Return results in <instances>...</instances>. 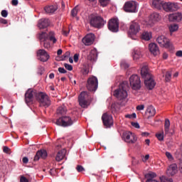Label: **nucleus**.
<instances>
[{"instance_id":"nucleus-22","label":"nucleus","mask_w":182,"mask_h":182,"mask_svg":"<svg viewBox=\"0 0 182 182\" xmlns=\"http://www.w3.org/2000/svg\"><path fill=\"white\" fill-rule=\"evenodd\" d=\"M50 25V21L49 18H41L38 21V27L39 29H45Z\"/></svg>"},{"instance_id":"nucleus-30","label":"nucleus","mask_w":182,"mask_h":182,"mask_svg":"<svg viewBox=\"0 0 182 182\" xmlns=\"http://www.w3.org/2000/svg\"><path fill=\"white\" fill-rule=\"evenodd\" d=\"M97 58V53L96 52V50H92L87 56L88 60H90L91 62H93L96 60V58Z\"/></svg>"},{"instance_id":"nucleus-11","label":"nucleus","mask_w":182,"mask_h":182,"mask_svg":"<svg viewBox=\"0 0 182 182\" xmlns=\"http://www.w3.org/2000/svg\"><path fill=\"white\" fill-rule=\"evenodd\" d=\"M124 11L130 13L137 12V2L134 1H127L124 5Z\"/></svg>"},{"instance_id":"nucleus-46","label":"nucleus","mask_w":182,"mask_h":182,"mask_svg":"<svg viewBox=\"0 0 182 182\" xmlns=\"http://www.w3.org/2000/svg\"><path fill=\"white\" fill-rule=\"evenodd\" d=\"M156 136L157 137L158 140H159V141H163V140H164V136L163 134H156Z\"/></svg>"},{"instance_id":"nucleus-1","label":"nucleus","mask_w":182,"mask_h":182,"mask_svg":"<svg viewBox=\"0 0 182 182\" xmlns=\"http://www.w3.org/2000/svg\"><path fill=\"white\" fill-rule=\"evenodd\" d=\"M140 73L142 79L144 80L146 87H147L149 90H152V89H154L156 82L153 79V75H151V73H150V70L149 69V66H147V65L144 64L141 67Z\"/></svg>"},{"instance_id":"nucleus-4","label":"nucleus","mask_w":182,"mask_h":182,"mask_svg":"<svg viewBox=\"0 0 182 182\" xmlns=\"http://www.w3.org/2000/svg\"><path fill=\"white\" fill-rule=\"evenodd\" d=\"M90 23L91 26L100 29V28H103V26L106 25V21H105L100 16H95L90 18Z\"/></svg>"},{"instance_id":"nucleus-20","label":"nucleus","mask_w":182,"mask_h":182,"mask_svg":"<svg viewBox=\"0 0 182 182\" xmlns=\"http://www.w3.org/2000/svg\"><path fill=\"white\" fill-rule=\"evenodd\" d=\"M149 50L154 56H157V55H160V49L159 48L157 44L154 43H151L149 45Z\"/></svg>"},{"instance_id":"nucleus-47","label":"nucleus","mask_w":182,"mask_h":182,"mask_svg":"<svg viewBox=\"0 0 182 182\" xmlns=\"http://www.w3.org/2000/svg\"><path fill=\"white\" fill-rule=\"evenodd\" d=\"M76 170L78 173H82V171H85V168L81 165H77L76 167Z\"/></svg>"},{"instance_id":"nucleus-64","label":"nucleus","mask_w":182,"mask_h":182,"mask_svg":"<svg viewBox=\"0 0 182 182\" xmlns=\"http://www.w3.org/2000/svg\"><path fill=\"white\" fill-rule=\"evenodd\" d=\"M89 73V70L87 68H85L83 72V75H87Z\"/></svg>"},{"instance_id":"nucleus-9","label":"nucleus","mask_w":182,"mask_h":182,"mask_svg":"<svg viewBox=\"0 0 182 182\" xmlns=\"http://www.w3.org/2000/svg\"><path fill=\"white\" fill-rule=\"evenodd\" d=\"M98 85L97 77L92 76L87 80V88L90 92H96Z\"/></svg>"},{"instance_id":"nucleus-63","label":"nucleus","mask_w":182,"mask_h":182,"mask_svg":"<svg viewBox=\"0 0 182 182\" xmlns=\"http://www.w3.org/2000/svg\"><path fill=\"white\" fill-rule=\"evenodd\" d=\"M56 150H60V149H62V145L61 144H58L55 146Z\"/></svg>"},{"instance_id":"nucleus-7","label":"nucleus","mask_w":182,"mask_h":182,"mask_svg":"<svg viewBox=\"0 0 182 182\" xmlns=\"http://www.w3.org/2000/svg\"><path fill=\"white\" fill-rule=\"evenodd\" d=\"M129 83L134 90H139L141 87V81L137 75H132L129 77Z\"/></svg>"},{"instance_id":"nucleus-26","label":"nucleus","mask_w":182,"mask_h":182,"mask_svg":"<svg viewBox=\"0 0 182 182\" xmlns=\"http://www.w3.org/2000/svg\"><path fill=\"white\" fill-rule=\"evenodd\" d=\"M159 19H160V14H159L158 13H154L151 14L149 16V24L150 25V26H152L154 22L159 21Z\"/></svg>"},{"instance_id":"nucleus-45","label":"nucleus","mask_w":182,"mask_h":182,"mask_svg":"<svg viewBox=\"0 0 182 182\" xmlns=\"http://www.w3.org/2000/svg\"><path fill=\"white\" fill-rule=\"evenodd\" d=\"M64 67L65 68V69H67V70H73V67L70 64L64 63Z\"/></svg>"},{"instance_id":"nucleus-37","label":"nucleus","mask_w":182,"mask_h":182,"mask_svg":"<svg viewBox=\"0 0 182 182\" xmlns=\"http://www.w3.org/2000/svg\"><path fill=\"white\" fill-rule=\"evenodd\" d=\"M120 25V21L119 18H114V32H117L119 31V26Z\"/></svg>"},{"instance_id":"nucleus-52","label":"nucleus","mask_w":182,"mask_h":182,"mask_svg":"<svg viewBox=\"0 0 182 182\" xmlns=\"http://www.w3.org/2000/svg\"><path fill=\"white\" fill-rule=\"evenodd\" d=\"M132 126L135 127V129H140V125L137 122H132Z\"/></svg>"},{"instance_id":"nucleus-23","label":"nucleus","mask_w":182,"mask_h":182,"mask_svg":"<svg viewBox=\"0 0 182 182\" xmlns=\"http://www.w3.org/2000/svg\"><path fill=\"white\" fill-rule=\"evenodd\" d=\"M48 157V152L45 149H41L36 152V154L34 156V160H40L43 159L45 160Z\"/></svg>"},{"instance_id":"nucleus-61","label":"nucleus","mask_w":182,"mask_h":182,"mask_svg":"<svg viewBox=\"0 0 182 182\" xmlns=\"http://www.w3.org/2000/svg\"><path fill=\"white\" fill-rule=\"evenodd\" d=\"M55 78V74L53 73H51L49 75V79H54Z\"/></svg>"},{"instance_id":"nucleus-42","label":"nucleus","mask_w":182,"mask_h":182,"mask_svg":"<svg viewBox=\"0 0 182 182\" xmlns=\"http://www.w3.org/2000/svg\"><path fill=\"white\" fill-rule=\"evenodd\" d=\"M129 66H130V65H129L127 63V62L122 61V63H121V68H122L123 69H129Z\"/></svg>"},{"instance_id":"nucleus-31","label":"nucleus","mask_w":182,"mask_h":182,"mask_svg":"<svg viewBox=\"0 0 182 182\" xmlns=\"http://www.w3.org/2000/svg\"><path fill=\"white\" fill-rule=\"evenodd\" d=\"M108 29L111 31V32H114V17H112L108 21Z\"/></svg>"},{"instance_id":"nucleus-44","label":"nucleus","mask_w":182,"mask_h":182,"mask_svg":"<svg viewBox=\"0 0 182 182\" xmlns=\"http://www.w3.org/2000/svg\"><path fill=\"white\" fill-rule=\"evenodd\" d=\"M3 151H4V153H6V154H11V149H9V147H8V146H4Z\"/></svg>"},{"instance_id":"nucleus-54","label":"nucleus","mask_w":182,"mask_h":182,"mask_svg":"<svg viewBox=\"0 0 182 182\" xmlns=\"http://www.w3.org/2000/svg\"><path fill=\"white\" fill-rule=\"evenodd\" d=\"M136 110H144V105L136 106Z\"/></svg>"},{"instance_id":"nucleus-12","label":"nucleus","mask_w":182,"mask_h":182,"mask_svg":"<svg viewBox=\"0 0 182 182\" xmlns=\"http://www.w3.org/2000/svg\"><path fill=\"white\" fill-rule=\"evenodd\" d=\"M162 8L165 12H174V11L179 9L180 6L177 3L164 2Z\"/></svg>"},{"instance_id":"nucleus-49","label":"nucleus","mask_w":182,"mask_h":182,"mask_svg":"<svg viewBox=\"0 0 182 182\" xmlns=\"http://www.w3.org/2000/svg\"><path fill=\"white\" fill-rule=\"evenodd\" d=\"M20 182H29V179L26 178V177L23 176H20Z\"/></svg>"},{"instance_id":"nucleus-15","label":"nucleus","mask_w":182,"mask_h":182,"mask_svg":"<svg viewBox=\"0 0 182 182\" xmlns=\"http://www.w3.org/2000/svg\"><path fill=\"white\" fill-rule=\"evenodd\" d=\"M36 95H38V92L35 90L28 89L25 93V103H26V105H31V103L33 102V97L35 96V97H36Z\"/></svg>"},{"instance_id":"nucleus-59","label":"nucleus","mask_w":182,"mask_h":182,"mask_svg":"<svg viewBox=\"0 0 182 182\" xmlns=\"http://www.w3.org/2000/svg\"><path fill=\"white\" fill-rule=\"evenodd\" d=\"M79 60V55L75 54L74 55V61L77 62Z\"/></svg>"},{"instance_id":"nucleus-56","label":"nucleus","mask_w":182,"mask_h":182,"mask_svg":"<svg viewBox=\"0 0 182 182\" xmlns=\"http://www.w3.org/2000/svg\"><path fill=\"white\" fill-rule=\"evenodd\" d=\"M176 55L178 56V58H182V50L177 51Z\"/></svg>"},{"instance_id":"nucleus-5","label":"nucleus","mask_w":182,"mask_h":182,"mask_svg":"<svg viewBox=\"0 0 182 182\" xmlns=\"http://www.w3.org/2000/svg\"><path fill=\"white\" fill-rule=\"evenodd\" d=\"M139 32H140V24H139V23L136 21H133L132 23H131L129 30L128 31V36L132 39L136 41V36L137 35V33H139Z\"/></svg>"},{"instance_id":"nucleus-27","label":"nucleus","mask_w":182,"mask_h":182,"mask_svg":"<svg viewBox=\"0 0 182 182\" xmlns=\"http://www.w3.org/2000/svg\"><path fill=\"white\" fill-rule=\"evenodd\" d=\"M68 157H66V149H63L61 151L57 153L55 156V160H67Z\"/></svg>"},{"instance_id":"nucleus-50","label":"nucleus","mask_w":182,"mask_h":182,"mask_svg":"<svg viewBox=\"0 0 182 182\" xmlns=\"http://www.w3.org/2000/svg\"><path fill=\"white\" fill-rule=\"evenodd\" d=\"M58 72L60 73H68V71L65 70L64 68H62V67L58 68Z\"/></svg>"},{"instance_id":"nucleus-10","label":"nucleus","mask_w":182,"mask_h":182,"mask_svg":"<svg viewBox=\"0 0 182 182\" xmlns=\"http://www.w3.org/2000/svg\"><path fill=\"white\" fill-rule=\"evenodd\" d=\"M39 39L40 41H43V42L49 39V41L53 42V43H56L58 41L55 37V33L53 31H50L48 34L46 32H41L39 34Z\"/></svg>"},{"instance_id":"nucleus-18","label":"nucleus","mask_w":182,"mask_h":182,"mask_svg":"<svg viewBox=\"0 0 182 182\" xmlns=\"http://www.w3.org/2000/svg\"><path fill=\"white\" fill-rule=\"evenodd\" d=\"M82 43L85 45V46H90V45H93V42H95V34L89 33L87 34L82 40Z\"/></svg>"},{"instance_id":"nucleus-2","label":"nucleus","mask_w":182,"mask_h":182,"mask_svg":"<svg viewBox=\"0 0 182 182\" xmlns=\"http://www.w3.org/2000/svg\"><path fill=\"white\" fill-rule=\"evenodd\" d=\"M127 90H129V82L124 81L119 85V88L114 91V96L118 100H124L127 97Z\"/></svg>"},{"instance_id":"nucleus-25","label":"nucleus","mask_w":182,"mask_h":182,"mask_svg":"<svg viewBox=\"0 0 182 182\" xmlns=\"http://www.w3.org/2000/svg\"><path fill=\"white\" fill-rule=\"evenodd\" d=\"M164 1L161 0H152L151 1V8L155 9H161L163 8Z\"/></svg>"},{"instance_id":"nucleus-62","label":"nucleus","mask_w":182,"mask_h":182,"mask_svg":"<svg viewBox=\"0 0 182 182\" xmlns=\"http://www.w3.org/2000/svg\"><path fill=\"white\" fill-rule=\"evenodd\" d=\"M62 52H63L62 49L58 50V51H57L58 55V56H60V55H62Z\"/></svg>"},{"instance_id":"nucleus-40","label":"nucleus","mask_w":182,"mask_h":182,"mask_svg":"<svg viewBox=\"0 0 182 182\" xmlns=\"http://www.w3.org/2000/svg\"><path fill=\"white\" fill-rule=\"evenodd\" d=\"M160 180L161 182H173V178H166L164 176H161Z\"/></svg>"},{"instance_id":"nucleus-24","label":"nucleus","mask_w":182,"mask_h":182,"mask_svg":"<svg viewBox=\"0 0 182 182\" xmlns=\"http://www.w3.org/2000/svg\"><path fill=\"white\" fill-rule=\"evenodd\" d=\"M146 116H147V119H150V117H154L156 115V109L152 105H149L146 112Z\"/></svg>"},{"instance_id":"nucleus-28","label":"nucleus","mask_w":182,"mask_h":182,"mask_svg":"<svg viewBox=\"0 0 182 182\" xmlns=\"http://www.w3.org/2000/svg\"><path fill=\"white\" fill-rule=\"evenodd\" d=\"M132 56L134 60H139V59L143 58V53H141V50H140V48L134 50L132 53Z\"/></svg>"},{"instance_id":"nucleus-53","label":"nucleus","mask_w":182,"mask_h":182,"mask_svg":"<svg viewBox=\"0 0 182 182\" xmlns=\"http://www.w3.org/2000/svg\"><path fill=\"white\" fill-rule=\"evenodd\" d=\"M0 23H3V25H6V23H8V20L0 18Z\"/></svg>"},{"instance_id":"nucleus-6","label":"nucleus","mask_w":182,"mask_h":182,"mask_svg":"<svg viewBox=\"0 0 182 182\" xmlns=\"http://www.w3.org/2000/svg\"><path fill=\"white\" fill-rule=\"evenodd\" d=\"M55 124L62 127H69L73 124V120L69 116H63L56 120Z\"/></svg>"},{"instance_id":"nucleus-48","label":"nucleus","mask_w":182,"mask_h":182,"mask_svg":"<svg viewBox=\"0 0 182 182\" xmlns=\"http://www.w3.org/2000/svg\"><path fill=\"white\" fill-rule=\"evenodd\" d=\"M1 16H3V18H6L8 16V11L2 10L1 12Z\"/></svg>"},{"instance_id":"nucleus-38","label":"nucleus","mask_w":182,"mask_h":182,"mask_svg":"<svg viewBox=\"0 0 182 182\" xmlns=\"http://www.w3.org/2000/svg\"><path fill=\"white\" fill-rule=\"evenodd\" d=\"M178 29V25L177 24H172L169 26L170 32H176Z\"/></svg>"},{"instance_id":"nucleus-57","label":"nucleus","mask_w":182,"mask_h":182,"mask_svg":"<svg viewBox=\"0 0 182 182\" xmlns=\"http://www.w3.org/2000/svg\"><path fill=\"white\" fill-rule=\"evenodd\" d=\"M18 4V0H12L11 1V4L13 5V6H16Z\"/></svg>"},{"instance_id":"nucleus-55","label":"nucleus","mask_w":182,"mask_h":182,"mask_svg":"<svg viewBox=\"0 0 182 182\" xmlns=\"http://www.w3.org/2000/svg\"><path fill=\"white\" fill-rule=\"evenodd\" d=\"M166 156L168 160H171V159H173V156L170 152H166Z\"/></svg>"},{"instance_id":"nucleus-60","label":"nucleus","mask_w":182,"mask_h":182,"mask_svg":"<svg viewBox=\"0 0 182 182\" xmlns=\"http://www.w3.org/2000/svg\"><path fill=\"white\" fill-rule=\"evenodd\" d=\"M167 58H168V54L164 53H163V59H167Z\"/></svg>"},{"instance_id":"nucleus-8","label":"nucleus","mask_w":182,"mask_h":182,"mask_svg":"<svg viewBox=\"0 0 182 182\" xmlns=\"http://www.w3.org/2000/svg\"><path fill=\"white\" fill-rule=\"evenodd\" d=\"M89 94L87 92H82L78 97L79 105L82 108H86L89 106Z\"/></svg>"},{"instance_id":"nucleus-13","label":"nucleus","mask_w":182,"mask_h":182,"mask_svg":"<svg viewBox=\"0 0 182 182\" xmlns=\"http://www.w3.org/2000/svg\"><path fill=\"white\" fill-rule=\"evenodd\" d=\"M156 42L159 43L161 48H166L167 49L171 48V43H170V40H168L164 36H159L156 38Z\"/></svg>"},{"instance_id":"nucleus-36","label":"nucleus","mask_w":182,"mask_h":182,"mask_svg":"<svg viewBox=\"0 0 182 182\" xmlns=\"http://www.w3.org/2000/svg\"><path fill=\"white\" fill-rule=\"evenodd\" d=\"M67 112L66 107H59L57 109L58 114H65Z\"/></svg>"},{"instance_id":"nucleus-35","label":"nucleus","mask_w":182,"mask_h":182,"mask_svg":"<svg viewBox=\"0 0 182 182\" xmlns=\"http://www.w3.org/2000/svg\"><path fill=\"white\" fill-rule=\"evenodd\" d=\"M171 70L166 71L165 74V82H170L171 80Z\"/></svg>"},{"instance_id":"nucleus-3","label":"nucleus","mask_w":182,"mask_h":182,"mask_svg":"<svg viewBox=\"0 0 182 182\" xmlns=\"http://www.w3.org/2000/svg\"><path fill=\"white\" fill-rule=\"evenodd\" d=\"M36 99L43 107H49L50 106V98L45 92H38L36 95Z\"/></svg>"},{"instance_id":"nucleus-29","label":"nucleus","mask_w":182,"mask_h":182,"mask_svg":"<svg viewBox=\"0 0 182 182\" xmlns=\"http://www.w3.org/2000/svg\"><path fill=\"white\" fill-rule=\"evenodd\" d=\"M44 11L46 14H54L58 11V6H47L44 7Z\"/></svg>"},{"instance_id":"nucleus-14","label":"nucleus","mask_w":182,"mask_h":182,"mask_svg":"<svg viewBox=\"0 0 182 182\" xmlns=\"http://www.w3.org/2000/svg\"><path fill=\"white\" fill-rule=\"evenodd\" d=\"M122 139L126 143H129L131 144H134L135 141H137V138L134 134L132 133L131 132H125L122 134Z\"/></svg>"},{"instance_id":"nucleus-17","label":"nucleus","mask_w":182,"mask_h":182,"mask_svg":"<svg viewBox=\"0 0 182 182\" xmlns=\"http://www.w3.org/2000/svg\"><path fill=\"white\" fill-rule=\"evenodd\" d=\"M102 120L104 126L107 127L113 126V117H112V115H109L107 113H105L102 114Z\"/></svg>"},{"instance_id":"nucleus-39","label":"nucleus","mask_w":182,"mask_h":182,"mask_svg":"<svg viewBox=\"0 0 182 182\" xmlns=\"http://www.w3.org/2000/svg\"><path fill=\"white\" fill-rule=\"evenodd\" d=\"M101 6H107L109 5L110 0H99Z\"/></svg>"},{"instance_id":"nucleus-16","label":"nucleus","mask_w":182,"mask_h":182,"mask_svg":"<svg viewBox=\"0 0 182 182\" xmlns=\"http://www.w3.org/2000/svg\"><path fill=\"white\" fill-rule=\"evenodd\" d=\"M37 57L41 62H48L49 58H50L48 52L43 49H40L37 51Z\"/></svg>"},{"instance_id":"nucleus-32","label":"nucleus","mask_w":182,"mask_h":182,"mask_svg":"<svg viewBox=\"0 0 182 182\" xmlns=\"http://www.w3.org/2000/svg\"><path fill=\"white\" fill-rule=\"evenodd\" d=\"M141 39L144 41H150V39H151V33L144 31L141 34Z\"/></svg>"},{"instance_id":"nucleus-51","label":"nucleus","mask_w":182,"mask_h":182,"mask_svg":"<svg viewBox=\"0 0 182 182\" xmlns=\"http://www.w3.org/2000/svg\"><path fill=\"white\" fill-rule=\"evenodd\" d=\"M132 164L136 167V166H139V164H140V161L138 160H132Z\"/></svg>"},{"instance_id":"nucleus-58","label":"nucleus","mask_w":182,"mask_h":182,"mask_svg":"<svg viewBox=\"0 0 182 182\" xmlns=\"http://www.w3.org/2000/svg\"><path fill=\"white\" fill-rule=\"evenodd\" d=\"M70 30L66 31V30H63V33L65 36H68L69 35V32Z\"/></svg>"},{"instance_id":"nucleus-43","label":"nucleus","mask_w":182,"mask_h":182,"mask_svg":"<svg viewBox=\"0 0 182 182\" xmlns=\"http://www.w3.org/2000/svg\"><path fill=\"white\" fill-rule=\"evenodd\" d=\"M79 11V9L77 7H75L74 9H72L71 11V15L75 17L77 15V12Z\"/></svg>"},{"instance_id":"nucleus-33","label":"nucleus","mask_w":182,"mask_h":182,"mask_svg":"<svg viewBox=\"0 0 182 182\" xmlns=\"http://www.w3.org/2000/svg\"><path fill=\"white\" fill-rule=\"evenodd\" d=\"M164 131L166 134H168V132L170 131V120L168 119H165Z\"/></svg>"},{"instance_id":"nucleus-34","label":"nucleus","mask_w":182,"mask_h":182,"mask_svg":"<svg viewBox=\"0 0 182 182\" xmlns=\"http://www.w3.org/2000/svg\"><path fill=\"white\" fill-rule=\"evenodd\" d=\"M146 180H155L156 177H157V174L154 172L146 173L145 175Z\"/></svg>"},{"instance_id":"nucleus-21","label":"nucleus","mask_w":182,"mask_h":182,"mask_svg":"<svg viewBox=\"0 0 182 182\" xmlns=\"http://www.w3.org/2000/svg\"><path fill=\"white\" fill-rule=\"evenodd\" d=\"M182 19V14L180 12L169 14L168 20L170 22H180Z\"/></svg>"},{"instance_id":"nucleus-41","label":"nucleus","mask_w":182,"mask_h":182,"mask_svg":"<svg viewBox=\"0 0 182 182\" xmlns=\"http://www.w3.org/2000/svg\"><path fill=\"white\" fill-rule=\"evenodd\" d=\"M43 46L45 49H50V42H49V38L44 41Z\"/></svg>"},{"instance_id":"nucleus-19","label":"nucleus","mask_w":182,"mask_h":182,"mask_svg":"<svg viewBox=\"0 0 182 182\" xmlns=\"http://www.w3.org/2000/svg\"><path fill=\"white\" fill-rule=\"evenodd\" d=\"M178 171V167L177 166V164H172L169 165L168 168L166 170V174L169 177H173V176H176L177 172Z\"/></svg>"}]
</instances>
